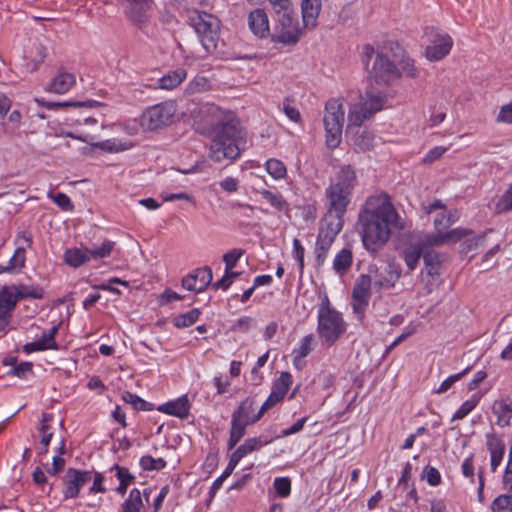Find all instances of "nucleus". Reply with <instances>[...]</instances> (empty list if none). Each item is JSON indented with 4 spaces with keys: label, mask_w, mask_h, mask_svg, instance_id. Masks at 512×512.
<instances>
[{
    "label": "nucleus",
    "mask_w": 512,
    "mask_h": 512,
    "mask_svg": "<svg viewBox=\"0 0 512 512\" xmlns=\"http://www.w3.org/2000/svg\"><path fill=\"white\" fill-rule=\"evenodd\" d=\"M358 227L365 248L376 252L389 240L392 228L402 229L403 225L389 197L381 195L367 199Z\"/></svg>",
    "instance_id": "1"
},
{
    "label": "nucleus",
    "mask_w": 512,
    "mask_h": 512,
    "mask_svg": "<svg viewBox=\"0 0 512 512\" xmlns=\"http://www.w3.org/2000/svg\"><path fill=\"white\" fill-rule=\"evenodd\" d=\"M208 157L213 162L234 161L244 149L245 133L235 117H228L211 134Z\"/></svg>",
    "instance_id": "2"
},
{
    "label": "nucleus",
    "mask_w": 512,
    "mask_h": 512,
    "mask_svg": "<svg viewBox=\"0 0 512 512\" xmlns=\"http://www.w3.org/2000/svg\"><path fill=\"white\" fill-rule=\"evenodd\" d=\"M356 185V174L350 165L342 166L326 189L328 210L344 215L351 201L352 192Z\"/></svg>",
    "instance_id": "3"
},
{
    "label": "nucleus",
    "mask_w": 512,
    "mask_h": 512,
    "mask_svg": "<svg viewBox=\"0 0 512 512\" xmlns=\"http://www.w3.org/2000/svg\"><path fill=\"white\" fill-rule=\"evenodd\" d=\"M364 62L369 79L378 85L389 86L401 77L396 59H391L383 51L375 50L366 44L363 47Z\"/></svg>",
    "instance_id": "4"
},
{
    "label": "nucleus",
    "mask_w": 512,
    "mask_h": 512,
    "mask_svg": "<svg viewBox=\"0 0 512 512\" xmlns=\"http://www.w3.org/2000/svg\"><path fill=\"white\" fill-rule=\"evenodd\" d=\"M274 25L271 31V39L275 43L293 46L300 40L302 28L300 27L293 5L286 10L271 9Z\"/></svg>",
    "instance_id": "5"
},
{
    "label": "nucleus",
    "mask_w": 512,
    "mask_h": 512,
    "mask_svg": "<svg viewBox=\"0 0 512 512\" xmlns=\"http://www.w3.org/2000/svg\"><path fill=\"white\" fill-rule=\"evenodd\" d=\"M189 21L205 51L214 52L220 38V20L210 13L195 10L191 12Z\"/></svg>",
    "instance_id": "6"
},
{
    "label": "nucleus",
    "mask_w": 512,
    "mask_h": 512,
    "mask_svg": "<svg viewBox=\"0 0 512 512\" xmlns=\"http://www.w3.org/2000/svg\"><path fill=\"white\" fill-rule=\"evenodd\" d=\"M190 117L193 121L195 130L203 135H209L216 130L220 123L228 117H234L231 114L223 113L220 108L214 104L202 103L196 104L190 110Z\"/></svg>",
    "instance_id": "7"
},
{
    "label": "nucleus",
    "mask_w": 512,
    "mask_h": 512,
    "mask_svg": "<svg viewBox=\"0 0 512 512\" xmlns=\"http://www.w3.org/2000/svg\"><path fill=\"white\" fill-rule=\"evenodd\" d=\"M323 122L326 131V145L330 149H335L341 142L344 123V110L339 100L332 99L326 103Z\"/></svg>",
    "instance_id": "8"
},
{
    "label": "nucleus",
    "mask_w": 512,
    "mask_h": 512,
    "mask_svg": "<svg viewBox=\"0 0 512 512\" xmlns=\"http://www.w3.org/2000/svg\"><path fill=\"white\" fill-rule=\"evenodd\" d=\"M345 327L340 313L330 308L326 299L318 312V333L321 339L334 343L344 332Z\"/></svg>",
    "instance_id": "9"
},
{
    "label": "nucleus",
    "mask_w": 512,
    "mask_h": 512,
    "mask_svg": "<svg viewBox=\"0 0 512 512\" xmlns=\"http://www.w3.org/2000/svg\"><path fill=\"white\" fill-rule=\"evenodd\" d=\"M176 113L173 101H165L147 108L142 114L141 125L148 130H157L172 123Z\"/></svg>",
    "instance_id": "10"
},
{
    "label": "nucleus",
    "mask_w": 512,
    "mask_h": 512,
    "mask_svg": "<svg viewBox=\"0 0 512 512\" xmlns=\"http://www.w3.org/2000/svg\"><path fill=\"white\" fill-rule=\"evenodd\" d=\"M372 280L369 275L362 274L358 277L352 290L353 311L359 320L364 317V312L371 297Z\"/></svg>",
    "instance_id": "11"
},
{
    "label": "nucleus",
    "mask_w": 512,
    "mask_h": 512,
    "mask_svg": "<svg viewBox=\"0 0 512 512\" xmlns=\"http://www.w3.org/2000/svg\"><path fill=\"white\" fill-rule=\"evenodd\" d=\"M92 479V472L69 468L64 477V497L76 498L80 489Z\"/></svg>",
    "instance_id": "12"
},
{
    "label": "nucleus",
    "mask_w": 512,
    "mask_h": 512,
    "mask_svg": "<svg viewBox=\"0 0 512 512\" xmlns=\"http://www.w3.org/2000/svg\"><path fill=\"white\" fill-rule=\"evenodd\" d=\"M125 16L138 28H143L149 21V11L153 0H125Z\"/></svg>",
    "instance_id": "13"
},
{
    "label": "nucleus",
    "mask_w": 512,
    "mask_h": 512,
    "mask_svg": "<svg viewBox=\"0 0 512 512\" xmlns=\"http://www.w3.org/2000/svg\"><path fill=\"white\" fill-rule=\"evenodd\" d=\"M18 298L11 288L4 287L0 291V332L5 333L7 325L12 318V312L16 308Z\"/></svg>",
    "instance_id": "14"
},
{
    "label": "nucleus",
    "mask_w": 512,
    "mask_h": 512,
    "mask_svg": "<svg viewBox=\"0 0 512 512\" xmlns=\"http://www.w3.org/2000/svg\"><path fill=\"white\" fill-rule=\"evenodd\" d=\"M425 269L422 271V280L430 286H436L439 283L441 262L439 254L433 250H426L423 255Z\"/></svg>",
    "instance_id": "15"
},
{
    "label": "nucleus",
    "mask_w": 512,
    "mask_h": 512,
    "mask_svg": "<svg viewBox=\"0 0 512 512\" xmlns=\"http://www.w3.org/2000/svg\"><path fill=\"white\" fill-rule=\"evenodd\" d=\"M343 217L344 215L342 214L327 211L322 220L318 235L321 237L327 236V238L335 240L343 228Z\"/></svg>",
    "instance_id": "16"
},
{
    "label": "nucleus",
    "mask_w": 512,
    "mask_h": 512,
    "mask_svg": "<svg viewBox=\"0 0 512 512\" xmlns=\"http://www.w3.org/2000/svg\"><path fill=\"white\" fill-rule=\"evenodd\" d=\"M59 325H54L49 331L44 332L40 339L34 342L27 343L23 346L25 353H32L35 351H44L49 349H57L58 344L55 341V336L58 333Z\"/></svg>",
    "instance_id": "17"
},
{
    "label": "nucleus",
    "mask_w": 512,
    "mask_h": 512,
    "mask_svg": "<svg viewBox=\"0 0 512 512\" xmlns=\"http://www.w3.org/2000/svg\"><path fill=\"white\" fill-rule=\"evenodd\" d=\"M453 45L449 35H438L431 45L426 48V57L431 61L443 59L451 50Z\"/></svg>",
    "instance_id": "18"
},
{
    "label": "nucleus",
    "mask_w": 512,
    "mask_h": 512,
    "mask_svg": "<svg viewBox=\"0 0 512 512\" xmlns=\"http://www.w3.org/2000/svg\"><path fill=\"white\" fill-rule=\"evenodd\" d=\"M249 27L252 32L260 37L271 35L267 13L260 8L254 9L248 16Z\"/></svg>",
    "instance_id": "19"
},
{
    "label": "nucleus",
    "mask_w": 512,
    "mask_h": 512,
    "mask_svg": "<svg viewBox=\"0 0 512 512\" xmlns=\"http://www.w3.org/2000/svg\"><path fill=\"white\" fill-rule=\"evenodd\" d=\"M301 10L304 27L315 28L321 11V0H302Z\"/></svg>",
    "instance_id": "20"
},
{
    "label": "nucleus",
    "mask_w": 512,
    "mask_h": 512,
    "mask_svg": "<svg viewBox=\"0 0 512 512\" xmlns=\"http://www.w3.org/2000/svg\"><path fill=\"white\" fill-rule=\"evenodd\" d=\"M486 446L488 451L490 452L491 470L495 471L503 459L505 445L500 438L496 437L493 434H488Z\"/></svg>",
    "instance_id": "21"
},
{
    "label": "nucleus",
    "mask_w": 512,
    "mask_h": 512,
    "mask_svg": "<svg viewBox=\"0 0 512 512\" xmlns=\"http://www.w3.org/2000/svg\"><path fill=\"white\" fill-rule=\"evenodd\" d=\"M190 404L187 396H182L175 401H170L158 407V411L185 419L189 415Z\"/></svg>",
    "instance_id": "22"
},
{
    "label": "nucleus",
    "mask_w": 512,
    "mask_h": 512,
    "mask_svg": "<svg viewBox=\"0 0 512 512\" xmlns=\"http://www.w3.org/2000/svg\"><path fill=\"white\" fill-rule=\"evenodd\" d=\"M255 400L251 397L245 398L238 408L232 413V417L238 420L253 424L261 419L260 413L253 414L255 409Z\"/></svg>",
    "instance_id": "23"
},
{
    "label": "nucleus",
    "mask_w": 512,
    "mask_h": 512,
    "mask_svg": "<svg viewBox=\"0 0 512 512\" xmlns=\"http://www.w3.org/2000/svg\"><path fill=\"white\" fill-rule=\"evenodd\" d=\"M76 83L75 76L68 72H61L53 78L47 91L56 94L66 93Z\"/></svg>",
    "instance_id": "24"
},
{
    "label": "nucleus",
    "mask_w": 512,
    "mask_h": 512,
    "mask_svg": "<svg viewBox=\"0 0 512 512\" xmlns=\"http://www.w3.org/2000/svg\"><path fill=\"white\" fill-rule=\"evenodd\" d=\"M362 100L360 103L367 106V109L374 115L384 108L387 97L385 94L375 91L374 88H369Z\"/></svg>",
    "instance_id": "25"
},
{
    "label": "nucleus",
    "mask_w": 512,
    "mask_h": 512,
    "mask_svg": "<svg viewBox=\"0 0 512 512\" xmlns=\"http://www.w3.org/2000/svg\"><path fill=\"white\" fill-rule=\"evenodd\" d=\"M493 414L497 417L500 426L510 424L512 418V403L508 399L496 400L492 406Z\"/></svg>",
    "instance_id": "26"
},
{
    "label": "nucleus",
    "mask_w": 512,
    "mask_h": 512,
    "mask_svg": "<svg viewBox=\"0 0 512 512\" xmlns=\"http://www.w3.org/2000/svg\"><path fill=\"white\" fill-rule=\"evenodd\" d=\"M401 276V271L395 265H388L385 269V275H380L373 283L374 287L378 290L389 289L394 287L395 283Z\"/></svg>",
    "instance_id": "27"
},
{
    "label": "nucleus",
    "mask_w": 512,
    "mask_h": 512,
    "mask_svg": "<svg viewBox=\"0 0 512 512\" xmlns=\"http://www.w3.org/2000/svg\"><path fill=\"white\" fill-rule=\"evenodd\" d=\"M373 114L367 109V106L362 105L361 103L354 104L349 111L348 114V127H357L361 128V125L366 119L372 117Z\"/></svg>",
    "instance_id": "28"
},
{
    "label": "nucleus",
    "mask_w": 512,
    "mask_h": 512,
    "mask_svg": "<svg viewBox=\"0 0 512 512\" xmlns=\"http://www.w3.org/2000/svg\"><path fill=\"white\" fill-rule=\"evenodd\" d=\"M26 256H25V249L22 247H19L15 250L13 256L10 258L7 265H1L0 264V274L2 273H9V274H15L22 270V268L25 266Z\"/></svg>",
    "instance_id": "29"
},
{
    "label": "nucleus",
    "mask_w": 512,
    "mask_h": 512,
    "mask_svg": "<svg viewBox=\"0 0 512 512\" xmlns=\"http://www.w3.org/2000/svg\"><path fill=\"white\" fill-rule=\"evenodd\" d=\"M425 251L419 243L410 244L403 249L402 256L409 270L416 268L419 259L423 257Z\"/></svg>",
    "instance_id": "30"
},
{
    "label": "nucleus",
    "mask_w": 512,
    "mask_h": 512,
    "mask_svg": "<svg viewBox=\"0 0 512 512\" xmlns=\"http://www.w3.org/2000/svg\"><path fill=\"white\" fill-rule=\"evenodd\" d=\"M373 134L366 130L358 128L354 134L353 146L356 151L366 152L373 147Z\"/></svg>",
    "instance_id": "31"
},
{
    "label": "nucleus",
    "mask_w": 512,
    "mask_h": 512,
    "mask_svg": "<svg viewBox=\"0 0 512 512\" xmlns=\"http://www.w3.org/2000/svg\"><path fill=\"white\" fill-rule=\"evenodd\" d=\"M250 425V423L241 421L236 419L235 417H232L231 420V429H230V437L228 440V449L232 450L237 443L241 440V438L246 433V427Z\"/></svg>",
    "instance_id": "32"
},
{
    "label": "nucleus",
    "mask_w": 512,
    "mask_h": 512,
    "mask_svg": "<svg viewBox=\"0 0 512 512\" xmlns=\"http://www.w3.org/2000/svg\"><path fill=\"white\" fill-rule=\"evenodd\" d=\"M353 254L350 249L343 248L333 261V269L336 273L343 275L351 267Z\"/></svg>",
    "instance_id": "33"
},
{
    "label": "nucleus",
    "mask_w": 512,
    "mask_h": 512,
    "mask_svg": "<svg viewBox=\"0 0 512 512\" xmlns=\"http://www.w3.org/2000/svg\"><path fill=\"white\" fill-rule=\"evenodd\" d=\"M186 77V71L184 69H178L170 72L158 80L159 87L161 89L171 90L182 83Z\"/></svg>",
    "instance_id": "34"
},
{
    "label": "nucleus",
    "mask_w": 512,
    "mask_h": 512,
    "mask_svg": "<svg viewBox=\"0 0 512 512\" xmlns=\"http://www.w3.org/2000/svg\"><path fill=\"white\" fill-rule=\"evenodd\" d=\"M65 262L72 267H79L90 260V256L88 254V248L78 249L73 248L69 249L65 252L64 255Z\"/></svg>",
    "instance_id": "35"
},
{
    "label": "nucleus",
    "mask_w": 512,
    "mask_h": 512,
    "mask_svg": "<svg viewBox=\"0 0 512 512\" xmlns=\"http://www.w3.org/2000/svg\"><path fill=\"white\" fill-rule=\"evenodd\" d=\"M459 219V212L457 210L443 211L434 219V226L438 232H442L449 228L453 223Z\"/></svg>",
    "instance_id": "36"
},
{
    "label": "nucleus",
    "mask_w": 512,
    "mask_h": 512,
    "mask_svg": "<svg viewBox=\"0 0 512 512\" xmlns=\"http://www.w3.org/2000/svg\"><path fill=\"white\" fill-rule=\"evenodd\" d=\"M15 289V294L18 300L32 298V299H42L44 297V290L40 286H28V285H18L13 286Z\"/></svg>",
    "instance_id": "37"
},
{
    "label": "nucleus",
    "mask_w": 512,
    "mask_h": 512,
    "mask_svg": "<svg viewBox=\"0 0 512 512\" xmlns=\"http://www.w3.org/2000/svg\"><path fill=\"white\" fill-rule=\"evenodd\" d=\"M291 384V374L288 372H282L280 377L274 382L271 393L281 401L288 392Z\"/></svg>",
    "instance_id": "38"
},
{
    "label": "nucleus",
    "mask_w": 512,
    "mask_h": 512,
    "mask_svg": "<svg viewBox=\"0 0 512 512\" xmlns=\"http://www.w3.org/2000/svg\"><path fill=\"white\" fill-rule=\"evenodd\" d=\"M334 240L327 238V236H317L315 253H316V263L321 266L327 257V253L333 244Z\"/></svg>",
    "instance_id": "39"
},
{
    "label": "nucleus",
    "mask_w": 512,
    "mask_h": 512,
    "mask_svg": "<svg viewBox=\"0 0 512 512\" xmlns=\"http://www.w3.org/2000/svg\"><path fill=\"white\" fill-rule=\"evenodd\" d=\"M193 275L198 285V293L203 292L213 279L212 270L209 266L196 269Z\"/></svg>",
    "instance_id": "40"
},
{
    "label": "nucleus",
    "mask_w": 512,
    "mask_h": 512,
    "mask_svg": "<svg viewBox=\"0 0 512 512\" xmlns=\"http://www.w3.org/2000/svg\"><path fill=\"white\" fill-rule=\"evenodd\" d=\"M122 400L138 411H151L153 409V405L151 403L146 402L138 395L129 391H124L122 393Z\"/></svg>",
    "instance_id": "41"
},
{
    "label": "nucleus",
    "mask_w": 512,
    "mask_h": 512,
    "mask_svg": "<svg viewBox=\"0 0 512 512\" xmlns=\"http://www.w3.org/2000/svg\"><path fill=\"white\" fill-rule=\"evenodd\" d=\"M259 193L267 202L270 203V205L275 207L278 211H288L289 210V204L282 197L281 194H275L266 189L259 191Z\"/></svg>",
    "instance_id": "42"
},
{
    "label": "nucleus",
    "mask_w": 512,
    "mask_h": 512,
    "mask_svg": "<svg viewBox=\"0 0 512 512\" xmlns=\"http://www.w3.org/2000/svg\"><path fill=\"white\" fill-rule=\"evenodd\" d=\"M51 416L49 414H43L42 415V426L40 428V431L42 433L40 444L43 446V451H38L39 455H44L48 451V446L51 442V439L53 437V433L50 432V425L47 423L50 420Z\"/></svg>",
    "instance_id": "43"
},
{
    "label": "nucleus",
    "mask_w": 512,
    "mask_h": 512,
    "mask_svg": "<svg viewBox=\"0 0 512 512\" xmlns=\"http://www.w3.org/2000/svg\"><path fill=\"white\" fill-rule=\"evenodd\" d=\"M143 506L141 493L138 489H133L130 492L129 498L123 503V512H139Z\"/></svg>",
    "instance_id": "44"
},
{
    "label": "nucleus",
    "mask_w": 512,
    "mask_h": 512,
    "mask_svg": "<svg viewBox=\"0 0 512 512\" xmlns=\"http://www.w3.org/2000/svg\"><path fill=\"white\" fill-rule=\"evenodd\" d=\"M271 441H272L271 439L270 440H262L260 437H252V438L246 439L244 441V443L238 447V449L245 457L247 454L260 449L261 447L269 444Z\"/></svg>",
    "instance_id": "45"
},
{
    "label": "nucleus",
    "mask_w": 512,
    "mask_h": 512,
    "mask_svg": "<svg viewBox=\"0 0 512 512\" xmlns=\"http://www.w3.org/2000/svg\"><path fill=\"white\" fill-rule=\"evenodd\" d=\"M36 102L48 109H56L60 107H92L98 105L97 101H84V102H46L44 100L36 99Z\"/></svg>",
    "instance_id": "46"
},
{
    "label": "nucleus",
    "mask_w": 512,
    "mask_h": 512,
    "mask_svg": "<svg viewBox=\"0 0 512 512\" xmlns=\"http://www.w3.org/2000/svg\"><path fill=\"white\" fill-rule=\"evenodd\" d=\"M200 310L197 308L191 309L190 311L179 315L174 320V325L177 328H185L193 325L199 318Z\"/></svg>",
    "instance_id": "47"
},
{
    "label": "nucleus",
    "mask_w": 512,
    "mask_h": 512,
    "mask_svg": "<svg viewBox=\"0 0 512 512\" xmlns=\"http://www.w3.org/2000/svg\"><path fill=\"white\" fill-rule=\"evenodd\" d=\"M266 170L274 179H282L286 176L287 169L278 159H269L266 162Z\"/></svg>",
    "instance_id": "48"
},
{
    "label": "nucleus",
    "mask_w": 512,
    "mask_h": 512,
    "mask_svg": "<svg viewBox=\"0 0 512 512\" xmlns=\"http://www.w3.org/2000/svg\"><path fill=\"white\" fill-rule=\"evenodd\" d=\"M114 245V242L106 240L99 247H95L92 249L88 248V254L90 256V259H102L108 257L111 254Z\"/></svg>",
    "instance_id": "49"
},
{
    "label": "nucleus",
    "mask_w": 512,
    "mask_h": 512,
    "mask_svg": "<svg viewBox=\"0 0 512 512\" xmlns=\"http://www.w3.org/2000/svg\"><path fill=\"white\" fill-rule=\"evenodd\" d=\"M493 512H512V493L498 496L492 503Z\"/></svg>",
    "instance_id": "50"
},
{
    "label": "nucleus",
    "mask_w": 512,
    "mask_h": 512,
    "mask_svg": "<svg viewBox=\"0 0 512 512\" xmlns=\"http://www.w3.org/2000/svg\"><path fill=\"white\" fill-rule=\"evenodd\" d=\"M90 145L92 147L100 148L106 152H120L128 149V146L126 144H122L117 142L116 140H105L102 142H93L91 140Z\"/></svg>",
    "instance_id": "51"
},
{
    "label": "nucleus",
    "mask_w": 512,
    "mask_h": 512,
    "mask_svg": "<svg viewBox=\"0 0 512 512\" xmlns=\"http://www.w3.org/2000/svg\"><path fill=\"white\" fill-rule=\"evenodd\" d=\"M447 243L445 233L439 232V234H430L426 235L419 244L423 247V250H428L427 248L438 247Z\"/></svg>",
    "instance_id": "52"
},
{
    "label": "nucleus",
    "mask_w": 512,
    "mask_h": 512,
    "mask_svg": "<svg viewBox=\"0 0 512 512\" xmlns=\"http://www.w3.org/2000/svg\"><path fill=\"white\" fill-rule=\"evenodd\" d=\"M140 466L143 470H160L166 466V461L163 458H153L150 455H145L140 459Z\"/></svg>",
    "instance_id": "53"
},
{
    "label": "nucleus",
    "mask_w": 512,
    "mask_h": 512,
    "mask_svg": "<svg viewBox=\"0 0 512 512\" xmlns=\"http://www.w3.org/2000/svg\"><path fill=\"white\" fill-rule=\"evenodd\" d=\"M500 251V244H495L485 253L484 258H482V271L490 270L497 264L496 255Z\"/></svg>",
    "instance_id": "54"
},
{
    "label": "nucleus",
    "mask_w": 512,
    "mask_h": 512,
    "mask_svg": "<svg viewBox=\"0 0 512 512\" xmlns=\"http://www.w3.org/2000/svg\"><path fill=\"white\" fill-rule=\"evenodd\" d=\"M397 66L400 69V74L404 73L406 76L413 79L417 78L419 75V71L415 67L414 61L410 58H402L398 61Z\"/></svg>",
    "instance_id": "55"
},
{
    "label": "nucleus",
    "mask_w": 512,
    "mask_h": 512,
    "mask_svg": "<svg viewBox=\"0 0 512 512\" xmlns=\"http://www.w3.org/2000/svg\"><path fill=\"white\" fill-rule=\"evenodd\" d=\"M274 488L280 497H287L291 492V481L288 477H279L274 480Z\"/></svg>",
    "instance_id": "56"
},
{
    "label": "nucleus",
    "mask_w": 512,
    "mask_h": 512,
    "mask_svg": "<svg viewBox=\"0 0 512 512\" xmlns=\"http://www.w3.org/2000/svg\"><path fill=\"white\" fill-rule=\"evenodd\" d=\"M243 254L244 251L242 249H232L223 255V261L225 262V269L227 272L236 266L238 260Z\"/></svg>",
    "instance_id": "57"
},
{
    "label": "nucleus",
    "mask_w": 512,
    "mask_h": 512,
    "mask_svg": "<svg viewBox=\"0 0 512 512\" xmlns=\"http://www.w3.org/2000/svg\"><path fill=\"white\" fill-rule=\"evenodd\" d=\"M313 339H314V337L312 334L306 335L302 339L300 347L295 351L296 356L294 358V361H297L298 358L306 357L312 351Z\"/></svg>",
    "instance_id": "58"
},
{
    "label": "nucleus",
    "mask_w": 512,
    "mask_h": 512,
    "mask_svg": "<svg viewBox=\"0 0 512 512\" xmlns=\"http://www.w3.org/2000/svg\"><path fill=\"white\" fill-rule=\"evenodd\" d=\"M50 197L53 199L54 203L62 210L72 211L74 209V205L66 194L57 193L56 195H50Z\"/></svg>",
    "instance_id": "59"
},
{
    "label": "nucleus",
    "mask_w": 512,
    "mask_h": 512,
    "mask_svg": "<svg viewBox=\"0 0 512 512\" xmlns=\"http://www.w3.org/2000/svg\"><path fill=\"white\" fill-rule=\"evenodd\" d=\"M111 470H116V476L121 484L130 485L135 477L125 467L114 465Z\"/></svg>",
    "instance_id": "60"
},
{
    "label": "nucleus",
    "mask_w": 512,
    "mask_h": 512,
    "mask_svg": "<svg viewBox=\"0 0 512 512\" xmlns=\"http://www.w3.org/2000/svg\"><path fill=\"white\" fill-rule=\"evenodd\" d=\"M469 368L465 369L463 372L461 373H457L455 375H452L450 377H448L446 380H444L441 385L439 386L438 389L434 390V393L436 394H441V393H444L446 392L447 390H449L452 385L458 381L467 371H468Z\"/></svg>",
    "instance_id": "61"
},
{
    "label": "nucleus",
    "mask_w": 512,
    "mask_h": 512,
    "mask_svg": "<svg viewBox=\"0 0 512 512\" xmlns=\"http://www.w3.org/2000/svg\"><path fill=\"white\" fill-rule=\"evenodd\" d=\"M512 209V185L501 197L497 203V210L499 212L508 211Z\"/></svg>",
    "instance_id": "62"
},
{
    "label": "nucleus",
    "mask_w": 512,
    "mask_h": 512,
    "mask_svg": "<svg viewBox=\"0 0 512 512\" xmlns=\"http://www.w3.org/2000/svg\"><path fill=\"white\" fill-rule=\"evenodd\" d=\"M470 233H471V231L468 229L456 228V229L446 232L445 237H446L447 243L457 242Z\"/></svg>",
    "instance_id": "63"
},
{
    "label": "nucleus",
    "mask_w": 512,
    "mask_h": 512,
    "mask_svg": "<svg viewBox=\"0 0 512 512\" xmlns=\"http://www.w3.org/2000/svg\"><path fill=\"white\" fill-rule=\"evenodd\" d=\"M497 120L499 122L512 124V102L501 108Z\"/></svg>",
    "instance_id": "64"
}]
</instances>
